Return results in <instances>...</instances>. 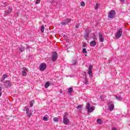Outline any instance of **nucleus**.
Returning a JSON list of instances; mask_svg holds the SVG:
<instances>
[{
    "mask_svg": "<svg viewBox=\"0 0 130 130\" xmlns=\"http://www.w3.org/2000/svg\"><path fill=\"white\" fill-rule=\"evenodd\" d=\"M15 15H16L17 16H19V12H17Z\"/></svg>",
    "mask_w": 130,
    "mask_h": 130,
    "instance_id": "42",
    "label": "nucleus"
},
{
    "mask_svg": "<svg viewBox=\"0 0 130 130\" xmlns=\"http://www.w3.org/2000/svg\"><path fill=\"white\" fill-rule=\"evenodd\" d=\"M57 52H53L52 55V61L54 62L57 59Z\"/></svg>",
    "mask_w": 130,
    "mask_h": 130,
    "instance_id": "9",
    "label": "nucleus"
},
{
    "mask_svg": "<svg viewBox=\"0 0 130 130\" xmlns=\"http://www.w3.org/2000/svg\"><path fill=\"white\" fill-rule=\"evenodd\" d=\"M53 2H54V0H53Z\"/></svg>",
    "mask_w": 130,
    "mask_h": 130,
    "instance_id": "45",
    "label": "nucleus"
},
{
    "mask_svg": "<svg viewBox=\"0 0 130 130\" xmlns=\"http://www.w3.org/2000/svg\"><path fill=\"white\" fill-rule=\"evenodd\" d=\"M24 111H26V114L28 118H30L32 116V113L29 112L30 110L29 109V108H28V107H27V106L24 107Z\"/></svg>",
    "mask_w": 130,
    "mask_h": 130,
    "instance_id": "3",
    "label": "nucleus"
},
{
    "mask_svg": "<svg viewBox=\"0 0 130 130\" xmlns=\"http://www.w3.org/2000/svg\"><path fill=\"white\" fill-rule=\"evenodd\" d=\"M49 85H50L49 82H46L45 84V88H48L49 87Z\"/></svg>",
    "mask_w": 130,
    "mask_h": 130,
    "instance_id": "20",
    "label": "nucleus"
},
{
    "mask_svg": "<svg viewBox=\"0 0 130 130\" xmlns=\"http://www.w3.org/2000/svg\"><path fill=\"white\" fill-rule=\"evenodd\" d=\"M73 66H75V64H77V60L75 59L73 60L72 62Z\"/></svg>",
    "mask_w": 130,
    "mask_h": 130,
    "instance_id": "25",
    "label": "nucleus"
},
{
    "mask_svg": "<svg viewBox=\"0 0 130 130\" xmlns=\"http://www.w3.org/2000/svg\"><path fill=\"white\" fill-rule=\"evenodd\" d=\"M90 36V32H87L84 35V38L86 40H88L89 39V37Z\"/></svg>",
    "mask_w": 130,
    "mask_h": 130,
    "instance_id": "14",
    "label": "nucleus"
},
{
    "mask_svg": "<svg viewBox=\"0 0 130 130\" xmlns=\"http://www.w3.org/2000/svg\"><path fill=\"white\" fill-rule=\"evenodd\" d=\"M96 38V35L93 34V39H95Z\"/></svg>",
    "mask_w": 130,
    "mask_h": 130,
    "instance_id": "39",
    "label": "nucleus"
},
{
    "mask_svg": "<svg viewBox=\"0 0 130 130\" xmlns=\"http://www.w3.org/2000/svg\"><path fill=\"white\" fill-rule=\"evenodd\" d=\"M96 121L99 124H102V120L101 119H98Z\"/></svg>",
    "mask_w": 130,
    "mask_h": 130,
    "instance_id": "19",
    "label": "nucleus"
},
{
    "mask_svg": "<svg viewBox=\"0 0 130 130\" xmlns=\"http://www.w3.org/2000/svg\"><path fill=\"white\" fill-rule=\"evenodd\" d=\"M19 50L20 52H23V51H24L25 50V47H21L19 48Z\"/></svg>",
    "mask_w": 130,
    "mask_h": 130,
    "instance_id": "23",
    "label": "nucleus"
},
{
    "mask_svg": "<svg viewBox=\"0 0 130 130\" xmlns=\"http://www.w3.org/2000/svg\"><path fill=\"white\" fill-rule=\"evenodd\" d=\"M46 64L45 63H42L40 64L39 66L40 70H41L42 72L43 71H45L46 70Z\"/></svg>",
    "mask_w": 130,
    "mask_h": 130,
    "instance_id": "10",
    "label": "nucleus"
},
{
    "mask_svg": "<svg viewBox=\"0 0 130 130\" xmlns=\"http://www.w3.org/2000/svg\"><path fill=\"white\" fill-rule=\"evenodd\" d=\"M75 27H76V29H78V28H79V27H80V24H76Z\"/></svg>",
    "mask_w": 130,
    "mask_h": 130,
    "instance_id": "34",
    "label": "nucleus"
},
{
    "mask_svg": "<svg viewBox=\"0 0 130 130\" xmlns=\"http://www.w3.org/2000/svg\"><path fill=\"white\" fill-rule=\"evenodd\" d=\"M112 130H117L115 127H113Z\"/></svg>",
    "mask_w": 130,
    "mask_h": 130,
    "instance_id": "37",
    "label": "nucleus"
},
{
    "mask_svg": "<svg viewBox=\"0 0 130 130\" xmlns=\"http://www.w3.org/2000/svg\"><path fill=\"white\" fill-rule=\"evenodd\" d=\"M41 31L43 32H44V25H43L41 27Z\"/></svg>",
    "mask_w": 130,
    "mask_h": 130,
    "instance_id": "28",
    "label": "nucleus"
},
{
    "mask_svg": "<svg viewBox=\"0 0 130 130\" xmlns=\"http://www.w3.org/2000/svg\"><path fill=\"white\" fill-rule=\"evenodd\" d=\"M115 98L117 100H118L119 101H121V100L122 99V98L121 96L117 95L115 96Z\"/></svg>",
    "mask_w": 130,
    "mask_h": 130,
    "instance_id": "17",
    "label": "nucleus"
},
{
    "mask_svg": "<svg viewBox=\"0 0 130 130\" xmlns=\"http://www.w3.org/2000/svg\"><path fill=\"white\" fill-rule=\"evenodd\" d=\"M82 52L83 53H88V52H87V50L86 49V48H83L82 49Z\"/></svg>",
    "mask_w": 130,
    "mask_h": 130,
    "instance_id": "26",
    "label": "nucleus"
},
{
    "mask_svg": "<svg viewBox=\"0 0 130 130\" xmlns=\"http://www.w3.org/2000/svg\"><path fill=\"white\" fill-rule=\"evenodd\" d=\"M53 120L55 122H58V121H59V119L57 117H54Z\"/></svg>",
    "mask_w": 130,
    "mask_h": 130,
    "instance_id": "22",
    "label": "nucleus"
},
{
    "mask_svg": "<svg viewBox=\"0 0 130 130\" xmlns=\"http://www.w3.org/2000/svg\"><path fill=\"white\" fill-rule=\"evenodd\" d=\"M39 3H40V0H37V1L36 2V5H38Z\"/></svg>",
    "mask_w": 130,
    "mask_h": 130,
    "instance_id": "33",
    "label": "nucleus"
},
{
    "mask_svg": "<svg viewBox=\"0 0 130 130\" xmlns=\"http://www.w3.org/2000/svg\"><path fill=\"white\" fill-rule=\"evenodd\" d=\"M100 98H101V100H103V96L101 95Z\"/></svg>",
    "mask_w": 130,
    "mask_h": 130,
    "instance_id": "38",
    "label": "nucleus"
},
{
    "mask_svg": "<svg viewBox=\"0 0 130 130\" xmlns=\"http://www.w3.org/2000/svg\"><path fill=\"white\" fill-rule=\"evenodd\" d=\"M114 17H115V11H110L108 15V18L110 19H113Z\"/></svg>",
    "mask_w": 130,
    "mask_h": 130,
    "instance_id": "7",
    "label": "nucleus"
},
{
    "mask_svg": "<svg viewBox=\"0 0 130 130\" xmlns=\"http://www.w3.org/2000/svg\"><path fill=\"white\" fill-rule=\"evenodd\" d=\"M83 47H86V46H87V43H84L83 45Z\"/></svg>",
    "mask_w": 130,
    "mask_h": 130,
    "instance_id": "35",
    "label": "nucleus"
},
{
    "mask_svg": "<svg viewBox=\"0 0 130 130\" xmlns=\"http://www.w3.org/2000/svg\"><path fill=\"white\" fill-rule=\"evenodd\" d=\"M93 69V66L92 65H89V68H88V75L90 78H92L93 77V73L92 72V70Z\"/></svg>",
    "mask_w": 130,
    "mask_h": 130,
    "instance_id": "11",
    "label": "nucleus"
},
{
    "mask_svg": "<svg viewBox=\"0 0 130 130\" xmlns=\"http://www.w3.org/2000/svg\"><path fill=\"white\" fill-rule=\"evenodd\" d=\"M85 109L87 110L88 113H91V112H93L94 110H95V107H91V103L88 102L86 103Z\"/></svg>",
    "mask_w": 130,
    "mask_h": 130,
    "instance_id": "1",
    "label": "nucleus"
},
{
    "mask_svg": "<svg viewBox=\"0 0 130 130\" xmlns=\"http://www.w3.org/2000/svg\"><path fill=\"white\" fill-rule=\"evenodd\" d=\"M72 19L71 18H67L64 20V21L61 22L60 24L62 26H66V25L69 24V23H71Z\"/></svg>",
    "mask_w": 130,
    "mask_h": 130,
    "instance_id": "4",
    "label": "nucleus"
},
{
    "mask_svg": "<svg viewBox=\"0 0 130 130\" xmlns=\"http://www.w3.org/2000/svg\"><path fill=\"white\" fill-rule=\"evenodd\" d=\"M96 44H97V42L95 41H92L90 43V46L92 47L95 46V45H96Z\"/></svg>",
    "mask_w": 130,
    "mask_h": 130,
    "instance_id": "16",
    "label": "nucleus"
},
{
    "mask_svg": "<svg viewBox=\"0 0 130 130\" xmlns=\"http://www.w3.org/2000/svg\"><path fill=\"white\" fill-rule=\"evenodd\" d=\"M80 108H82V105H79L77 107V109H80Z\"/></svg>",
    "mask_w": 130,
    "mask_h": 130,
    "instance_id": "32",
    "label": "nucleus"
},
{
    "mask_svg": "<svg viewBox=\"0 0 130 130\" xmlns=\"http://www.w3.org/2000/svg\"><path fill=\"white\" fill-rule=\"evenodd\" d=\"M0 92H2V87H0Z\"/></svg>",
    "mask_w": 130,
    "mask_h": 130,
    "instance_id": "44",
    "label": "nucleus"
},
{
    "mask_svg": "<svg viewBox=\"0 0 130 130\" xmlns=\"http://www.w3.org/2000/svg\"><path fill=\"white\" fill-rule=\"evenodd\" d=\"M12 12V8H9L8 10H6L5 11V15L8 16V15H9L10 13Z\"/></svg>",
    "mask_w": 130,
    "mask_h": 130,
    "instance_id": "15",
    "label": "nucleus"
},
{
    "mask_svg": "<svg viewBox=\"0 0 130 130\" xmlns=\"http://www.w3.org/2000/svg\"><path fill=\"white\" fill-rule=\"evenodd\" d=\"M66 116H68V113H65V114L64 115V117H66Z\"/></svg>",
    "mask_w": 130,
    "mask_h": 130,
    "instance_id": "36",
    "label": "nucleus"
},
{
    "mask_svg": "<svg viewBox=\"0 0 130 130\" xmlns=\"http://www.w3.org/2000/svg\"><path fill=\"white\" fill-rule=\"evenodd\" d=\"M88 79H87V78H85V81H84V83L85 85H88Z\"/></svg>",
    "mask_w": 130,
    "mask_h": 130,
    "instance_id": "27",
    "label": "nucleus"
},
{
    "mask_svg": "<svg viewBox=\"0 0 130 130\" xmlns=\"http://www.w3.org/2000/svg\"><path fill=\"white\" fill-rule=\"evenodd\" d=\"M99 36L100 38V42H104V37H103V35L101 33H99Z\"/></svg>",
    "mask_w": 130,
    "mask_h": 130,
    "instance_id": "12",
    "label": "nucleus"
},
{
    "mask_svg": "<svg viewBox=\"0 0 130 130\" xmlns=\"http://www.w3.org/2000/svg\"><path fill=\"white\" fill-rule=\"evenodd\" d=\"M4 88H11L12 87V83L9 80L6 81L4 83Z\"/></svg>",
    "mask_w": 130,
    "mask_h": 130,
    "instance_id": "6",
    "label": "nucleus"
},
{
    "mask_svg": "<svg viewBox=\"0 0 130 130\" xmlns=\"http://www.w3.org/2000/svg\"><path fill=\"white\" fill-rule=\"evenodd\" d=\"M28 72H29V69H28V68H27L23 67L21 71L23 77H26V76H27V73H28Z\"/></svg>",
    "mask_w": 130,
    "mask_h": 130,
    "instance_id": "5",
    "label": "nucleus"
},
{
    "mask_svg": "<svg viewBox=\"0 0 130 130\" xmlns=\"http://www.w3.org/2000/svg\"><path fill=\"white\" fill-rule=\"evenodd\" d=\"M73 88L72 87H70L69 89H68V92L69 93H70V94H72V93H73Z\"/></svg>",
    "mask_w": 130,
    "mask_h": 130,
    "instance_id": "21",
    "label": "nucleus"
},
{
    "mask_svg": "<svg viewBox=\"0 0 130 130\" xmlns=\"http://www.w3.org/2000/svg\"><path fill=\"white\" fill-rule=\"evenodd\" d=\"M8 78V75L7 74L3 75V78L1 80V82L5 80V79H7Z\"/></svg>",
    "mask_w": 130,
    "mask_h": 130,
    "instance_id": "18",
    "label": "nucleus"
},
{
    "mask_svg": "<svg viewBox=\"0 0 130 130\" xmlns=\"http://www.w3.org/2000/svg\"><path fill=\"white\" fill-rule=\"evenodd\" d=\"M109 110L112 111L114 109V104L111 101H109L108 103Z\"/></svg>",
    "mask_w": 130,
    "mask_h": 130,
    "instance_id": "8",
    "label": "nucleus"
},
{
    "mask_svg": "<svg viewBox=\"0 0 130 130\" xmlns=\"http://www.w3.org/2000/svg\"><path fill=\"white\" fill-rule=\"evenodd\" d=\"M121 35H122V28H120L115 34L116 38H120V37H121Z\"/></svg>",
    "mask_w": 130,
    "mask_h": 130,
    "instance_id": "2",
    "label": "nucleus"
},
{
    "mask_svg": "<svg viewBox=\"0 0 130 130\" xmlns=\"http://www.w3.org/2000/svg\"><path fill=\"white\" fill-rule=\"evenodd\" d=\"M59 92H60V93L61 94V93H62V90H60Z\"/></svg>",
    "mask_w": 130,
    "mask_h": 130,
    "instance_id": "41",
    "label": "nucleus"
},
{
    "mask_svg": "<svg viewBox=\"0 0 130 130\" xmlns=\"http://www.w3.org/2000/svg\"><path fill=\"white\" fill-rule=\"evenodd\" d=\"M121 3H124V0H120Z\"/></svg>",
    "mask_w": 130,
    "mask_h": 130,
    "instance_id": "40",
    "label": "nucleus"
},
{
    "mask_svg": "<svg viewBox=\"0 0 130 130\" xmlns=\"http://www.w3.org/2000/svg\"><path fill=\"white\" fill-rule=\"evenodd\" d=\"M80 5L82 7H85V2H81Z\"/></svg>",
    "mask_w": 130,
    "mask_h": 130,
    "instance_id": "31",
    "label": "nucleus"
},
{
    "mask_svg": "<svg viewBox=\"0 0 130 130\" xmlns=\"http://www.w3.org/2000/svg\"><path fill=\"white\" fill-rule=\"evenodd\" d=\"M99 8V4H96L95 5V7L94 8L95 10H98V9Z\"/></svg>",
    "mask_w": 130,
    "mask_h": 130,
    "instance_id": "29",
    "label": "nucleus"
},
{
    "mask_svg": "<svg viewBox=\"0 0 130 130\" xmlns=\"http://www.w3.org/2000/svg\"><path fill=\"white\" fill-rule=\"evenodd\" d=\"M69 122H70V120H69V119H68V118H66L65 117H63V123H64V124H65L66 125H67L68 123Z\"/></svg>",
    "mask_w": 130,
    "mask_h": 130,
    "instance_id": "13",
    "label": "nucleus"
},
{
    "mask_svg": "<svg viewBox=\"0 0 130 130\" xmlns=\"http://www.w3.org/2000/svg\"><path fill=\"white\" fill-rule=\"evenodd\" d=\"M2 95H3V93H2V92H0V97L2 96Z\"/></svg>",
    "mask_w": 130,
    "mask_h": 130,
    "instance_id": "43",
    "label": "nucleus"
},
{
    "mask_svg": "<svg viewBox=\"0 0 130 130\" xmlns=\"http://www.w3.org/2000/svg\"><path fill=\"white\" fill-rule=\"evenodd\" d=\"M43 119V120H45L46 121H47V120H48V119H49L48 118V117L44 116Z\"/></svg>",
    "mask_w": 130,
    "mask_h": 130,
    "instance_id": "30",
    "label": "nucleus"
},
{
    "mask_svg": "<svg viewBox=\"0 0 130 130\" xmlns=\"http://www.w3.org/2000/svg\"><path fill=\"white\" fill-rule=\"evenodd\" d=\"M33 104H34V100H32L30 102V107H33Z\"/></svg>",
    "mask_w": 130,
    "mask_h": 130,
    "instance_id": "24",
    "label": "nucleus"
}]
</instances>
